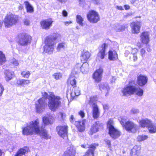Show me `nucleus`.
<instances>
[{
	"label": "nucleus",
	"mask_w": 156,
	"mask_h": 156,
	"mask_svg": "<svg viewBox=\"0 0 156 156\" xmlns=\"http://www.w3.org/2000/svg\"><path fill=\"white\" fill-rule=\"evenodd\" d=\"M141 149L140 145H135L132 149L131 151V156H138L139 154Z\"/></svg>",
	"instance_id": "c85d7f7f"
},
{
	"label": "nucleus",
	"mask_w": 156,
	"mask_h": 156,
	"mask_svg": "<svg viewBox=\"0 0 156 156\" xmlns=\"http://www.w3.org/2000/svg\"><path fill=\"white\" fill-rule=\"evenodd\" d=\"M74 117L73 115H71L70 118V121L71 122H73Z\"/></svg>",
	"instance_id": "69168bd1"
},
{
	"label": "nucleus",
	"mask_w": 156,
	"mask_h": 156,
	"mask_svg": "<svg viewBox=\"0 0 156 156\" xmlns=\"http://www.w3.org/2000/svg\"><path fill=\"white\" fill-rule=\"evenodd\" d=\"M143 44L142 43H140V42L138 43L137 44V46L139 48H141L143 47Z\"/></svg>",
	"instance_id": "680f3d73"
},
{
	"label": "nucleus",
	"mask_w": 156,
	"mask_h": 156,
	"mask_svg": "<svg viewBox=\"0 0 156 156\" xmlns=\"http://www.w3.org/2000/svg\"><path fill=\"white\" fill-rule=\"evenodd\" d=\"M127 120V118L126 116H122L119 118V121L120 123L123 127L125 124V123L126 122V121Z\"/></svg>",
	"instance_id": "79ce46f5"
},
{
	"label": "nucleus",
	"mask_w": 156,
	"mask_h": 156,
	"mask_svg": "<svg viewBox=\"0 0 156 156\" xmlns=\"http://www.w3.org/2000/svg\"><path fill=\"white\" fill-rule=\"evenodd\" d=\"M80 65L79 64H78L76 66V67L74 69V70L72 71V74L68 80V83H69L73 86V87H75V86L76 85V84L75 77L73 75L74 73V70H76V67H78V66L79 68H80Z\"/></svg>",
	"instance_id": "aec40b11"
},
{
	"label": "nucleus",
	"mask_w": 156,
	"mask_h": 156,
	"mask_svg": "<svg viewBox=\"0 0 156 156\" xmlns=\"http://www.w3.org/2000/svg\"><path fill=\"white\" fill-rule=\"evenodd\" d=\"M127 27V25H120L119 24H115V29L117 32H121L124 30Z\"/></svg>",
	"instance_id": "c9c22d12"
},
{
	"label": "nucleus",
	"mask_w": 156,
	"mask_h": 156,
	"mask_svg": "<svg viewBox=\"0 0 156 156\" xmlns=\"http://www.w3.org/2000/svg\"><path fill=\"white\" fill-rule=\"evenodd\" d=\"M72 22L71 21L64 22V23L65 25L67 26L69 25Z\"/></svg>",
	"instance_id": "0e129e2a"
},
{
	"label": "nucleus",
	"mask_w": 156,
	"mask_h": 156,
	"mask_svg": "<svg viewBox=\"0 0 156 156\" xmlns=\"http://www.w3.org/2000/svg\"><path fill=\"white\" fill-rule=\"evenodd\" d=\"M80 94V90L78 87H73L72 89L70 95L73 98L76 96H77Z\"/></svg>",
	"instance_id": "7c9ffc66"
},
{
	"label": "nucleus",
	"mask_w": 156,
	"mask_h": 156,
	"mask_svg": "<svg viewBox=\"0 0 156 156\" xmlns=\"http://www.w3.org/2000/svg\"><path fill=\"white\" fill-rule=\"evenodd\" d=\"M99 88L102 92L105 93L106 96L108 95L109 92L110 90V88L107 83H101L99 85Z\"/></svg>",
	"instance_id": "b1692460"
},
{
	"label": "nucleus",
	"mask_w": 156,
	"mask_h": 156,
	"mask_svg": "<svg viewBox=\"0 0 156 156\" xmlns=\"http://www.w3.org/2000/svg\"><path fill=\"white\" fill-rule=\"evenodd\" d=\"M129 6L128 5H124V8L126 10H128L129 9Z\"/></svg>",
	"instance_id": "774afa93"
},
{
	"label": "nucleus",
	"mask_w": 156,
	"mask_h": 156,
	"mask_svg": "<svg viewBox=\"0 0 156 156\" xmlns=\"http://www.w3.org/2000/svg\"><path fill=\"white\" fill-rule=\"evenodd\" d=\"M53 21L51 18L44 20L41 22V25L43 29L48 30L52 26Z\"/></svg>",
	"instance_id": "2eb2a0df"
},
{
	"label": "nucleus",
	"mask_w": 156,
	"mask_h": 156,
	"mask_svg": "<svg viewBox=\"0 0 156 156\" xmlns=\"http://www.w3.org/2000/svg\"><path fill=\"white\" fill-rule=\"evenodd\" d=\"M148 136L144 134L138 135L136 138V140L138 142H141L147 139Z\"/></svg>",
	"instance_id": "4c0bfd02"
},
{
	"label": "nucleus",
	"mask_w": 156,
	"mask_h": 156,
	"mask_svg": "<svg viewBox=\"0 0 156 156\" xmlns=\"http://www.w3.org/2000/svg\"><path fill=\"white\" fill-rule=\"evenodd\" d=\"M102 125L99 121H97L94 124L90 129V134L92 135L98 131V129L101 127Z\"/></svg>",
	"instance_id": "4be33fe9"
},
{
	"label": "nucleus",
	"mask_w": 156,
	"mask_h": 156,
	"mask_svg": "<svg viewBox=\"0 0 156 156\" xmlns=\"http://www.w3.org/2000/svg\"><path fill=\"white\" fill-rule=\"evenodd\" d=\"M66 116V114L62 112H60L58 115V117L61 121L64 120L65 119Z\"/></svg>",
	"instance_id": "a18cd8bd"
},
{
	"label": "nucleus",
	"mask_w": 156,
	"mask_h": 156,
	"mask_svg": "<svg viewBox=\"0 0 156 156\" xmlns=\"http://www.w3.org/2000/svg\"><path fill=\"white\" fill-rule=\"evenodd\" d=\"M129 50L131 51V55L132 54H136L138 51V50L136 48H133L131 47L129 48Z\"/></svg>",
	"instance_id": "49530a36"
},
{
	"label": "nucleus",
	"mask_w": 156,
	"mask_h": 156,
	"mask_svg": "<svg viewBox=\"0 0 156 156\" xmlns=\"http://www.w3.org/2000/svg\"><path fill=\"white\" fill-rule=\"evenodd\" d=\"M123 127L129 133H136L138 129L137 125L134 122L130 121H128L126 122Z\"/></svg>",
	"instance_id": "9b49d317"
},
{
	"label": "nucleus",
	"mask_w": 156,
	"mask_h": 156,
	"mask_svg": "<svg viewBox=\"0 0 156 156\" xmlns=\"http://www.w3.org/2000/svg\"><path fill=\"white\" fill-rule=\"evenodd\" d=\"M98 144H94L90 145L88 144H82L81 145L82 147L84 148H89L83 156H94V151L96 147Z\"/></svg>",
	"instance_id": "9d476101"
},
{
	"label": "nucleus",
	"mask_w": 156,
	"mask_h": 156,
	"mask_svg": "<svg viewBox=\"0 0 156 156\" xmlns=\"http://www.w3.org/2000/svg\"><path fill=\"white\" fill-rule=\"evenodd\" d=\"M5 54L1 51H0V66L2 65L6 61Z\"/></svg>",
	"instance_id": "e433bc0d"
},
{
	"label": "nucleus",
	"mask_w": 156,
	"mask_h": 156,
	"mask_svg": "<svg viewBox=\"0 0 156 156\" xmlns=\"http://www.w3.org/2000/svg\"><path fill=\"white\" fill-rule=\"evenodd\" d=\"M95 3L98 4L100 0H91Z\"/></svg>",
	"instance_id": "338daca9"
},
{
	"label": "nucleus",
	"mask_w": 156,
	"mask_h": 156,
	"mask_svg": "<svg viewBox=\"0 0 156 156\" xmlns=\"http://www.w3.org/2000/svg\"><path fill=\"white\" fill-rule=\"evenodd\" d=\"M39 123L38 119L27 123L26 126L22 128L23 134L26 135L39 134L43 138L46 139H50L51 136L46 130L40 129Z\"/></svg>",
	"instance_id": "f257e3e1"
},
{
	"label": "nucleus",
	"mask_w": 156,
	"mask_h": 156,
	"mask_svg": "<svg viewBox=\"0 0 156 156\" xmlns=\"http://www.w3.org/2000/svg\"><path fill=\"white\" fill-rule=\"evenodd\" d=\"M141 23L138 21L133 22L130 24L131 31L133 34H137L140 32Z\"/></svg>",
	"instance_id": "f8f14e48"
},
{
	"label": "nucleus",
	"mask_w": 156,
	"mask_h": 156,
	"mask_svg": "<svg viewBox=\"0 0 156 156\" xmlns=\"http://www.w3.org/2000/svg\"><path fill=\"white\" fill-rule=\"evenodd\" d=\"M24 4L26 7L27 12H33V9L30 3L27 1L24 2Z\"/></svg>",
	"instance_id": "58836bf2"
},
{
	"label": "nucleus",
	"mask_w": 156,
	"mask_h": 156,
	"mask_svg": "<svg viewBox=\"0 0 156 156\" xmlns=\"http://www.w3.org/2000/svg\"><path fill=\"white\" fill-rule=\"evenodd\" d=\"M76 149L73 145H70L67 148L62 156H75Z\"/></svg>",
	"instance_id": "6ab92c4d"
},
{
	"label": "nucleus",
	"mask_w": 156,
	"mask_h": 156,
	"mask_svg": "<svg viewBox=\"0 0 156 156\" xmlns=\"http://www.w3.org/2000/svg\"><path fill=\"white\" fill-rule=\"evenodd\" d=\"M122 92L123 95L135 94L138 96H141L143 94V90L136 85L128 86L124 87Z\"/></svg>",
	"instance_id": "20e7f679"
},
{
	"label": "nucleus",
	"mask_w": 156,
	"mask_h": 156,
	"mask_svg": "<svg viewBox=\"0 0 156 156\" xmlns=\"http://www.w3.org/2000/svg\"><path fill=\"white\" fill-rule=\"evenodd\" d=\"M57 130L58 134L63 138L66 137L67 133V126H58L57 127Z\"/></svg>",
	"instance_id": "a211bd4d"
},
{
	"label": "nucleus",
	"mask_w": 156,
	"mask_h": 156,
	"mask_svg": "<svg viewBox=\"0 0 156 156\" xmlns=\"http://www.w3.org/2000/svg\"><path fill=\"white\" fill-rule=\"evenodd\" d=\"M46 106V101L44 98H41L36 102L35 109L37 112L42 113L44 110Z\"/></svg>",
	"instance_id": "6e6552de"
},
{
	"label": "nucleus",
	"mask_w": 156,
	"mask_h": 156,
	"mask_svg": "<svg viewBox=\"0 0 156 156\" xmlns=\"http://www.w3.org/2000/svg\"><path fill=\"white\" fill-rule=\"evenodd\" d=\"M80 68L81 72L84 73H87L89 71V64L86 62H83Z\"/></svg>",
	"instance_id": "473e14b6"
},
{
	"label": "nucleus",
	"mask_w": 156,
	"mask_h": 156,
	"mask_svg": "<svg viewBox=\"0 0 156 156\" xmlns=\"http://www.w3.org/2000/svg\"><path fill=\"white\" fill-rule=\"evenodd\" d=\"M28 148L26 147L20 148L18 151L14 156H22L25 154L26 152L28 151Z\"/></svg>",
	"instance_id": "72a5a7b5"
},
{
	"label": "nucleus",
	"mask_w": 156,
	"mask_h": 156,
	"mask_svg": "<svg viewBox=\"0 0 156 156\" xmlns=\"http://www.w3.org/2000/svg\"><path fill=\"white\" fill-rule=\"evenodd\" d=\"M96 100L94 96H91L90 98L89 103L92 105V112L93 117L94 119H97L100 116V111L97 105L94 102V101Z\"/></svg>",
	"instance_id": "423d86ee"
},
{
	"label": "nucleus",
	"mask_w": 156,
	"mask_h": 156,
	"mask_svg": "<svg viewBox=\"0 0 156 156\" xmlns=\"http://www.w3.org/2000/svg\"><path fill=\"white\" fill-rule=\"evenodd\" d=\"M151 120L148 119H143L139 121V123L140 126L144 128H148L152 122Z\"/></svg>",
	"instance_id": "393cba45"
},
{
	"label": "nucleus",
	"mask_w": 156,
	"mask_h": 156,
	"mask_svg": "<svg viewBox=\"0 0 156 156\" xmlns=\"http://www.w3.org/2000/svg\"><path fill=\"white\" fill-rule=\"evenodd\" d=\"M150 33L147 31H144L140 34V40L141 43L147 44L150 41Z\"/></svg>",
	"instance_id": "4468645a"
},
{
	"label": "nucleus",
	"mask_w": 156,
	"mask_h": 156,
	"mask_svg": "<svg viewBox=\"0 0 156 156\" xmlns=\"http://www.w3.org/2000/svg\"><path fill=\"white\" fill-rule=\"evenodd\" d=\"M59 36V34H56L49 36L46 37L44 41L45 45L44 46V52L48 54L53 53L55 45L56 44L55 41Z\"/></svg>",
	"instance_id": "f03ea898"
},
{
	"label": "nucleus",
	"mask_w": 156,
	"mask_h": 156,
	"mask_svg": "<svg viewBox=\"0 0 156 156\" xmlns=\"http://www.w3.org/2000/svg\"><path fill=\"white\" fill-rule=\"evenodd\" d=\"M148 78L145 76L141 75H140L137 78L138 84L140 86L144 85L147 82Z\"/></svg>",
	"instance_id": "5701e85b"
},
{
	"label": "nucleus",
	"mask_w": 156,
	"mask_h": 156,
	"mask_svg": "<svg viewBox=\"0 0 156 156\" xmlns=\"http://www.w3.org/2000/svg\"><path fill=\"white\" fill-rule=\"evenodd\" d=\"M17 22V18L15 16L12 14L6 16L4 20V23L6 27H9L14 25Z\"/></svg>",
	"instance_id": "0eeeda50"
},
{
	"label": "nucleus",
	"mask_w": 156,
	"mask_h": 156,
	"mask_svg": "<svg viewBox=\"0 0 156 156\" xmlns=\"http://www.w3.org/2000/svg\"><path fill=\"white\" fill-rule=\"evenodd\" d=\"M4 89L3 85L0 83V96H1L3 92Z\"/></svg>",
	"instance_id": "8fccbe9b"
},
{
	"label": "nucleus",
	"mask_w": 156,
	"mask_h": 156,
	"mask_svg": "<svg viewBox=\"0 0 156 156\" xmlns=\"http://www.w3.org/2000/svg\"><path fill=\"white\" fill-rule=\"evenodd\" d=\"M131 56H133V60L134 61H136L137 60V57L136 54H132L131 55Z\"/></svg>",
	"instance_id": "6e6d98bb"
},
{
	"label": "nucleus",
	"mask_w": 156,
	"mask_h": 156,
	"mask_svg": "<svg viewBox=\"0 0 156 156\" xmlns=\"http://www.w3.org/2000/svg\"><path fill=\"white\" fill-rule=\"evenodd\" d=\"M30 74V73L29 71H23L21 73V75L22 76L26 78H28Z\"/></svg>",
	"instance_id": "c03bdc74"
},
{
	"label": "nucleus",
	"mask_w": 156,
	"mask_h": 156,
	"mask_svg": "<svg viewBox=\"0 0 156 156\" xmlns=\"http://www.w3.org/2000/svg\"><path fill=\"white\" fill-rule=\"evenodd\" d=\"M103 69L101 68L97 69L93 74V78L97 82L101 81V80Z\"/></svg>",
	"instance_id": "dca6fc26"
},
{
	"label": "nucleus",
	"mask_w": 156,
	"mask_h": 156,
	"mask_svg": "<svg viewBox=\"0 0 156 156\" xmlns=\"http://www.w3.org/2000/svg\"><path fill=\"white\" fill-rule=\"evenodd\" d=\"M5 78L7 81L10 80L12 78L14 73L9 70H5Z\"/></svg>",
	"instance_id": "2f4dec72"
},
{
	"label": "nucleus",
	"mask_w": 156,
	"mask_h": 156,
	"mask_svg": "<svg viewBox=\"0 0 156 156\" xmlns=\"http://www.w3.org/2000/svg\"><path fill=\"white\" fill-rule=\"evenodd\" d=\"M105 141L106 144L108 146V147H110L111 145L110 141L107 139H105Z\"/></svg>",
	"instance_id": "5fc2aeb1"
},
{
	"label": "nucleus",
	"mask_w": 156,
	"mask_h": 156,
	"mask_svg": "<svg viewBox=\"0 0 156 156\" xmlns=\"http://www.w3.org/2000/svg\"><path fill=\"white\" fill-rule=\"evenodd\" d=\"M62 14L64 16H67V12L65 10H63L62 12Z\"/></svg>",
	"instance_id": "bf43d9fd"
},
{
	"label": "nucleus",
	"mask_w": 156,
	"mask_h": 156,
	"mask_svg": "<svg viewBox=\"0 0 156 156\" xmlns=\"http://www.w3.org/2000/svg\"><path fill=\"white\" fill-rule=\"evenodd\" d=\"M88 20L90 23H96L100 20L98 13L94 10L90 11L87 15Z\"/></svg>",
	"instance_id": "1a4fd4ad"
},
{
	"label": "nucleus",
	"mask_w": 156,
	"mask_h": 156,
	"mask_svg": "<svg viewBox=\"0 0 156 156\" xmlns=\"http://www.w3.org/2000/svg\"><path fill=\"white\" fill-rule=\"evenodd\" d=\"M130 112L132 114H136L139 113V111L138 109L133 108L131 110Z\"/></svg>",
	"instance_id": "de8ad7c7"
},
{
	"label": "nucleus",
	"mask_w": 156,
	"mask_h": 156,
	"mask_svg": "<svg viewBox=\"0 0 156 156\" xmlns=\"http://www.w3.org/2000/svg\"><path fill=\"white\" fill-rule=\"evenodd\" d=\"M86 120L85 119L81 121H76L75 122V125L77 128L78 131L80 132H83L85 129V124Z\"/></svg>",
	"instance_id": "412c9836"
},
{
	"label": "nucleus",
	"mask_w": 156,
	"mask_h": 156,
	"mask_svg": "<svg viewBox=\"0 0 156 156\" xmlns=\"http://www.w3.org/2000/svg\"><path fill=\"white\" fill-rule=\"evenodd\" d=\"M130 51L129 50L128 48V50H126L125 53V55L126 57H127L128 56H129V59H130L131 56H130V55H131V53H130Z\"/></svg>",
	"instance_id": "3c124183"
},
{
	"label": "nucleus",
	"mask_w": 156,
	"mask_h": 156,
	"mask_svg": "<svg viewBox=\"0 0 156 156\" xmlns=\"http://www.w3.org/2000/svg\"><path fill=\"white\" fill-rule=\"evenodd\" d=\"M118 58V55L115 51L110 50L108 52V59L111 61H115Z\"/></svg>",
	"instance_id": "cd10ccee"
},
{
	"label": "nucleus",
	"mask_w": 156,
	"mask_h": 156,
	"mask_svg": "<svg viewBox=\"0 0 156 156\" xmlns=\"http://www.w3.org/2000/svg\"><path fill=\"white\" fill-rule=\"evenodd\" d=\"M147 128L150 133H156V124L152 122Z\"/></svg>",
	"instance_id": "f704fd0d"
},
{
	"label": "nucleus",
	"mask_w": 156,
	"mask_h": 156,
	"mask_svg": "<svg viewBox=\"0 0 156 156\" xmlns=\"http://www.w3.org/2000/svg\"><path fill=\"white\" fill-rule=\"evenodd\" d=\"M90 53L88 51H83L81 57V60L83 62H86L90 58Z\"/></svg>",
	"instance_id": "c756f323"
},
{
	"label": "nucleus",
	"mask_w": 156,
	"mask_h": 156,
	"mask_svg": "<svg viewBox=\"0 0 156 156\" xmlns=\"http://www.w3.org/2000/svg\"><path fill=\"white\" fill-rule=\"evenodd\" d=\"M116 8L120 10H123V8L122 6H116Z\"/></svg>",
	"instance_id": "052dcab7"
},
{
	"label": "nucleus",
	"mask_w": 156,
	"mask_h": 156,
	"mask_svg": "<svg viewBox=\"0 0 156 156\" xmlns=\"http://www.w3.org/2000/svg\"><path fill=\"white\" fill-rule=\"evenodd\" d=\"M48 106L51 111H55L60 106L62 99L58 96L55 95L51 93L48 96Z\"/></svg>",
	"instance_id": "7ed1b4c3"
},
{
	"label": "nucleus",
	"mask_w": 156,
	"mask_h": 156,
	"mask_svg": "<svg viewBox=\"0 0 156 156\" xmlns=\"http://www.w3.org/2000/svg\"><path fill=\"white\" fill-rule=\"evenodd\" d=\"M66 43H61L59 44L57 48V51H58L61 50H63L66 48Z\"/></svg>",
	"instance_id": "ea45409f"
},
{
	"label": "nucleus",
	"mask_w": 156,
	"mask_h": 156,
	"mask_svg": "<svg viewBox=\"0 0 156 156\" xmlns=\"http://www.w3.org/2000/svg\"><path fill=\"white\" fill-rule=\"evenodd\" d=\"M107 45L105 44H103L99 48V51L98 54V57L101 59H103L105 56V51Z\"/></svg>",
	"instance_id": "a878e982"
},
{
	"label": "nucleus",
	"mask_w": 156,
	"mask_h": 156,
	"mask_svg": "<svg viewBox=\"0 0 156 156\" xmlns=\"http://www.w3.org/2000/svg\"><path fill=\"white\" fill-rule=\"evenodd\" d=\"M62 76V73H55L53 75V77L56 80H58L61 78Z\"/></svg>",
	"instance_id": "37998d69"
},
{
	"label": "nucleus",
	"mask_w": 156,
	"mask_h": 156,
	"mask_svg": "<svg viewBox=\"0 0 156 156\" xmlns=\"http://www.w3.org/2000/svg\"><path fill=\"white\" fill-rule=\"evenodd\" d=\"M42 120L43 124L41 128L43 129L45 126L52 124L54 122V119L52 115H50L48 117H44L42 118Z\"/></svg>",
	"instance_id": "f3484780"
},
{
	"label": "nucleus",
	"mask_w": 156,
	"mask_h": 156,
	"mask_svg": "<svg viewBox=\"0 0 156 156\" xmlns=\"http://www.w3.org/2000/svg\"><path fill=\"white\" fill-rule=\"evenodd\" d=\"M30 83V80H28L19 79L17 80L16 83L19 85L25 87Z\"/></svg>",
	"instance_id": "bb28decb"
},
{
	"label": "nucleus",
	"mask_w": 156,
	"mask_h": 156,
	"mask_svg": "<svg viewBox=\"0 0 156 156\" xmlns=\"http://www.w3.org/2000/svg\"><path fill=\"white\" fill-rule=\"evenodd\" d=\"M79 114L82 118H83L85 116V114L84 112L81 111L79 112Z\"/></svg>",
	"instance_id": "4d7b16f0"
},
{
	"label": "nucleus",
	"mask_w": 156,
	"mask_h": 156,
	"mask_svg": "<svg viewBox=\"0 0 156 156\" xmlns=\"http://www.w3.org/2000/svg\"><path fill=\"white\" fill-rule=\"evenodd\" d=\"M76 20L77 23L80 26H83V19L79 15H77L76 16Z\"/></svg>",
	"instance_id": "a19ab883"
},
{
	"label": "nucleus",
	"mask_w": 156,
	"mask_h": 156,
	"mask_svg": "<svg viewBox=\"0 0 156 156\" xmlns=\"http://www.w3.org/2000/svg\"><path fill=\"white\" fill-rule=\"evenodd\" d=\"M115 78L114 77H112V78L111 79V83H113L115 82Z\"/></svg>",
	"instance_id": "e2e57ef3"
},
{
	"label": "nucleus",
	"mask_w": 156,
	"mask_h": 156,
	"mask_svg": "<svg viewBox=\"0 0 156 156\" xmlns=\"http://www.w3.org/2000/svg\"><path fill=\"white\" fill-rule=\"evenodd\" d=\"M42 98H44L45 101V100L47 99L48 97V93L46 92H42Z\"/></svg>",
	"instance_id": "603ef678"
},
{
	"label": "nucleus",
	"mask_w": 156,
	"mask_h": 156,
	"mask_svg": "<svg viewBox=\"0 0 156 156\" xmlns=\"http://www.w3.org/2000/svg\"><path fill=\"white\" fill-rule=\"evenodd\" d=\"M31 41V37L27 34H23L21 35L19 43L23 46H26L30 44Z\"/></svg>",
	"instance_id": "ddd939ff"
},
{
	"label": "nucleus",
	"mask_w": 156,
	"mask_h": 156,
	"mask_svg": "<svg viewBox=\"0 0 156 156\" xmlns=\"http://www.w3.org/2000/svg\"><path fill=\"white\" fill-rule=\"evenodd\" d=\"M112 120L110 119L108 122L107 127L109 129V133L111 136L114 139L118 137L120 135V132L115 129L113 126Z\"/></svg>",
	"instance_id": "39448f33"
},
{
	"label": "nucleus",
	"mask_w": 156,
	"mask_h": 156,
	"mask_svg": "<svg viewBox=\"0 0 156 156\" xmlns=\"http://www.w3.org/2000/svg\"><path fill=\"white\" fill-rule=\"evenodd\" d=\"M140 55L142 56V57L143 58L145 56V53L146 51L145 50L143 49H141L140 51Z\"/></svg>",
	"instance_id": "864d4df0"
},
{
	"label": "nucleus",
	"mask_w": 156,
	"mask_h": 156,
	"mask_svg": "<svg viewBox=\"0 0 156 156\" xmlns=\"http://www.w3.org/2000/svg\"><path fill=\"white\" fill-rule=\"evenodd\" d=\"M24 23L25 25H28L30 24L29 21L27 19H25L24 20Z\"/></svg>",
	"instance_id": "13d9d810"
},
{
	"label": "nucleus",
	"mask_w": 156,
	"mask_h": 156,
	"mask_svg": "<svg viewBox=\"0 0 156 156\" xmlns=\"http://www.w3.org/2000/svg\"><path fill=\"white\" fill-rule=\"evenodd\" d=\"M11 63L13 64L15 66H18L19 65V63L15 59H12L11 60Z\"/></svg>",
	"instance_id": "09e8293b"
}]
</instances>
